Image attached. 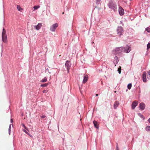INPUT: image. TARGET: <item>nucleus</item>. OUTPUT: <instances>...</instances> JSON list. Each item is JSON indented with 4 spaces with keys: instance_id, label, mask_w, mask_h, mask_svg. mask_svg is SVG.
<instances>
[{
    "instance_id": "obj_37",
    "label": "nucleus",
    "mask_w": 150,
    "mask_h": 150,
    "mask_svg": "<svg viewBox=\"0 0 150 150\" xmlns=\"http://www.w3.org/2000/svg\"><path fill=\"white\" fill-rule=\"evenodd\" d=\"M13 122V119H11V123H12Z\"/></svg>"
},
{
    "instance_id": "obj_27",
    "label": "nucleus",
    "mask_w": 150,
    "mask_h": 150,
    "mask_svg": "<svg viewBox=\"0 0 150 150\" xmlns=\"http://www.w3.org/2000/svg\"><path fill=\"white\" fill-rule=\"evenodd\" d=\"M40 7L39 6H35L34 7V8L35 10L36 9L38 8H39Z\"/></svg>"
},
{
    "instance_id": "obj_18",
    "label": "nucleus",
    "mask_w": 150,
    "mask_h": 150,
    "mask_svg": "<svg viewBox=\"0 0 150 150\" xmlns=\"http://www.w3.org/2000/svg\"><path fill=\"white\" fill-rule=\"evenodd\" d=\"M17 8L18 10L20 11H21L23 10V8H21L20 6L18 5H17Z\"/></svg>"
},
{
    "instance_id": "obj_28",
    "label": "nucleus",
    "mask_w": 150,
    "mask_h": 150,
    "mask_svg": "<svg viewBox=\"0 0 150 150\" xmlns=\"http://www.w3.org/2000/svg\"><path fill=\"white\" fill-rule=\"evenodd\" d=\"M23 131H24V132H25V133L26 134H27L28 135H30V137H31V136L26 131V130H25V129H23Z\"/></svg>"
},
{
    "instance_id": "obj_25",
    "label": "nucleus",
    "mask_w": 150,
    "mask_h": 150,
    "mask_svg": "<svg viewBox=\"0 0 150 150\" xmlns=\"http://www.w3.org/2000/svg\"><path fill=\"white\" fill-rule=\"evenodd\" d=\"M6 35V31L5 30L4 28L3 30V32H2V35Z\"/></svg>"
},
{
    "instance_id": "obj_38",
    "label": "nucleus",
    "mask_w": 150,
    "mask_h": 150,
    "mask_svg": "<svg viewBox=\"0 0 150 150\" xmlns=\"http://www.w3.org/2000/svg\"><path fill=\"white\" fill-rule=\"evenodd\" d=\"M96 96H98V94H96Z\"/></svg>"
},
{
    "instance_id": "obj_30",
    "label": "nucleus",
    "mask_w": 150,
    "mask_h": 150,
    "mask_svg": "<svg viewBox=\"0 0 150 150\" xmlns=\"http://www.w3.org/2000/svg\"><path fill=\"white\" fill-rule=\"evenodd\" d=\"M22 125L24 128L25 129H27V127H25V125L23 124H22Z\"/></svg>"
},
{
    "instance_id": "obj_29",
    "label": "nucleus",
    "mask_w": 150,
    "mask_h": 150,
    "mask_svg": "<svg viewBox=\"0 0 150 150\" xmlns=\"http://www.w3.org/2000/svg\"><path fill=\"white\" fill-rule=\"evenodd\" d=\"M148 74L149 76L148 77V76H147V78L148 79H150V71H149L148 72Z\"/></svg>"
},
{
    "instance_id": "obj_7",
    "label": "nucleus",
    "mask_w": 150,
    "mask_h": 150,
    "mask_svg": "<svg viewBox=\"0 0 150 150\" xmlns=\"http://www.w3.org/2000/svg\"><path fill=\"white\" fill-rule=\"evenodd\" d=\"M138 102L137 100L134 101L132 104V109H135L136 106L137 105Z\"/></svg>"
},
{
    "instance_id": "obj_15",
    "label": "nucleus",
    "mask_w": 150,
    "mask_h": 150,
    "mask_svg": "<svg viewBox=\"0 0 150 150\" xmlns=\"http://www.w3.org/2000/svg\"><path fill=\"white\" fill-rule=\"evenodd\" d=\"M2 39L3 41L5 42H6L7 36L6 35H2Z\"/></svg>"
},
{
    "instance_id": "obj_40",
    "label": "nucleus",
    "mask_w": 150,
    "mask_h": 150,
    "mask_svg": "<svg viewBox=\"0 0 150 150\" xmlns=\"http://www.w3.org/2000/svg\"><path fill=\"white\" fill-rule=\"evenodd\" d=\"M99 71H100L101 72V71H102V69H101V70H99Z\"/></svg>"
},
{
    "instance_id": "obj_32",
    "label": "nucleus",
    "mask_w": 150,
    "mask_h": 150,
    "mask_svg": "<svg viewBox=\"0 0 150 150\" xmlns=\"http://www.w3.org/2000/svg\"><path fill=\"white\" fill-rule=\"evenodd\" d=\"M43 93H47V90H44L43 91Z\"/></svg>"
},
{
    "instance_id": "obj_11",
    "label": "nucleus",
    "mask_w": 150,
    "mask_h": 150,
    "mask_svg": "<svg viewBox=\"0 0 150 150\" xmlns=\"http://www.w3.org/2000/svg\"><path fill=\"white\" fill-rule=\"evenodd\" d=\"M88 79V76L87 75H85L83 76V83H85L87 82Z\"/></svg>"
},
{
    "instance_id": "obj_21",
    "label": "nucleus",
    "mask_w": 150,
    "mask_h": 150,
    "mask_svg": "<svg viewBox=\"0 0 150 150\" xmlns=\"http://www.w3.org/2000/svg\"><path fill=\"white\" fill-rule=\"evenodd\" d=\"M132 86V84L131 83H129L127 86V87L128 89H130L131 88Z\"/></svg>"
},
{
    "instance_id": "obj_34",
    "label": "nucleus",
    "mask_w": 150,
    "mask_h": 150,
    "mask_svg": "<svg viewBox=\"0 0 150 150\" xmlns=\"http://www.w3.org/2000/svg\"><path fill=\"white\" fill-rule=\"evenodd\" d=\"M45 117L46 116L45 115H42L41 116V117L43 118H45Z\"/></svg>"
},
{
    "instance_id": "obj_9",
    "label": "nucleus",
    "mask_w": 150,
    "mask_h": 150,
    "mask_svg": "<svg viewBox=\"0 0 150 150\" xmlns=\"http://www.w3.org/2000/svg\"><path fill=\"white\" fill-rule=\"evenodd\" d=\"M118 11L120 16H122L124 14V9L121 6L119 7Z\"/></svg>"
},
{
    "instance_id": "obj_17",
    "label": "nucleus",
    "mask_w": 150,
    "mask_h": 150,
    "mask_svg": "<svg viewBox=\"0 0 150 150\" xmlns=\"http://www.w3.org/2000/svg\"><path fill=\"white\" fill-rule=\"evenodd\" d=\"M145 130L148 132L150 131V126H147L145 128Z\"/></svg>"
},
{
    "instance_id": "obj_31",
    "label": "nucleus",
    "mask_w": 150,
    "mask_h": 150,
    "mask_svg": "<svg viewBox=\"0 0 150 150\" xmlns=\"http://www.w3.org/2000/svg\"><path fill=\"white\" fill-rule=\"evenodd\" d=\"M11 125H10V126H9V134H10V131H11Z\"/></svg>"
},
{
    "instance_id": "obj_8",
    "label": "nucleus",
    "mask_w": 150,
    "mask_h": 150,
    "mask_svg": "<svg viewBox=\"0 0 150 150\" xmlns=\"http://www.w3.org/2000/svg\"><path fill=\"white\" fill-rule=\"evenodd\" d=\"M119 60L117 57L115 55L114 58V60L113 61V63L115 66H116V64H117L119 62Z\"/></svg>"
},
{
    "instance_id": "obj_26",
    "label": "nucleus",
    "mask_w": 150,
    "mask_h": 150,
    "mask_svg": "<svg viewBox=\"0 0 150 150\" xmlns=\"http://www.w3.org/2000/svg\"><path fill=\"white\" fill-rule=\"evenodd\" d=\"M147 50H148L150 48V43H148L147 45Z\"/></svg>"
},
{
    "instance_id": "obj_23",
    "label": "nucleus",
    "mask_w": 150,
    "mask_h": 150,
    "mask_svg": "<svg viewBox=\"0 0 150 150\" xmlns=\"http://www.w3.org/2000/svg\"><path fill=\"white\" fill-rule=\"evenodd\" d=\"M48 83H44L43 84L41 85V86H42V87H46V86H47V85H48Z\"/></svg>"
},
{
    "instance_id": "obj_16",
    "label": "nucleus",
    "mask_w": 150,
    "mask_h": 150,
    "mask_svg": "<svg viewBox=\"0 0 150 150\" xmlns=\"http://www.w3.org/2000/svg\"><path fill=\"white\" fill-rule=\"evenodd\" d=\"M119 104V102L117 101H116L115 102L114 107V109H116L117 107H118V105Z\"/></svg>"
},
{
    "instance_id": "obj_41",
    "label": "nucleus",
    "mask_w": 150,
    "mask_h": 150,
    "mask_svg": "<svg viewBox=\"0 0 150 150\" xmlns=\"http://www.w3.org/2000/svg\"><path fill=\"white\" fill-rule=\"evenodd\" d=\"M64 13V12H63L62 13V14H63Z\"/></svg>"
},
{
    "instance_id": "obj_35",
    "label": "nucleus",
    "mask_w": 150,
    "mask_h": 150,
    "mask_svg": "<svg viewBox=\"0 0 150 150\" xmlns=\"http://www.w3.org/2000/svg\"><path fill=\"white\" fill-rule=\"evenodd\" d=\"M118 73H119V74H120L121 73V71L119 70H118Z\"/></svg>"
},
{
    "instance_id": "obj_1",
    "label": "nucleus",
    "mask_w": 150,
    "mask_h": 150,
    "mask_svg": "<svg viewBox=\"0 0 150 150\" xmlns=\"http://www.w3.org/2000/svg\"><path fill=\"white\" fill-rule=\"evenodd\" d=\"M123 46L116 47L112 51L115 54H121L123 52Z\"/></svg>"
},
{
    "instance_id": "obj_39",
    "label": "nucleus",
    "mask_w": 150,
    "mask_h": 150,
    "mask_svg": "<svg viewBox=\"0 0 150 150\" xmlns=\"http://www.w3.org/2000/svg\"><path fill=\"white\" fill-rule=\"evenodd\" d=\"M116 149V150H119V148H117V149Z\"/></svg>"
},
{
    "instance_id": "obj_20",
    "label": "nucleus",
    "mask_w": 150,
    "mask_h": 150,
    "mask_svg": "<svg viewBox=\"0 0 150 150\" xmlns=\"http://www.w3.org/2000/svg\"><path fill=\"white\" fill-rule=\"evenodd\" d=\"M96 3L97 4H100L101 0H95Z\"/></svg>"
},
{
    "instance_id": "obj_14",
    "label": "nucleus",
    "mask_w": 150,
    "mask_h": 150,
    "mask_svg": "<svg viewBox=\"0 0 150 150\" xmlns=\"http://www.w3.org/2000/svg\"><path fill=\"white\" fill-rule=\"evenodd\" d=\"M42 26V24L41 23H38L36 26H35V28H36V29L37 30H38L40 29Z\"/></svg>"
},
{
    "instance_id": "obj_22",
    "label": "nucleus",
    "mask_w": 150,
    "mask_h": 150,
    "mask_svg": "<svg viewBox=\"0 0 150 150\" xmlns=\"http://www.w3.org/2000/svg\"><path fill=\"white\" fill-rule=\"evenodd\" d=\"M47 81V78L45 77L42 80L41 82H45Z\"/></svg>"
},
{
    "instance_id": "obj_24",
    "label": "nucleus",
    "mask_w": 150,
    "mask_h": 150,
    "mask_svg": "<svg viewBox=\"0 0 150 150\" xmlns=\"http://www.w3.org/2000/svg\"><path fill=\"white\" fill-rule=\"evenodd\" d=\"M146 30L149 33H150V28L149 27L146 28Z\"/></svg>"
},
{
    "instance_id": "obj_36",
    "label": "nucleus",
    "mask_w": 150,
    "mask_h": 150,
    "mask_svg": "<svg viewBox=\"0 0 150 150\" xmlns=\"http://www.w3.org/2000/svg\"><path fill=\"white\" fill-rule=\"evenodd\" d=\"M148 121L150 123V117L148 119Z\"/></svg>"
},
{
    "instance_id": "obj_12",
    "label": "nucleus",
    "mask_w": 150,
    "mask_h": 150,
    "mask_svg": "<svg viewBox=\"0 0 150 150\" xmlns=\"http://www.w3.org/2000/svg\"><path fill=\"white\" fill-rule=\"evenodd\" d=\"M93 123L95 127L97 129H98L99 128V126L97 121L96 120H94L93 122Z\"/></svg>"
},
{
    "instance_id": "obj_4",
    "label": "nucleus",
    "mask_w": 150,
    "mask_h": 150,
    "mask_svg": "<svg viewBox=\"0 0 150 150\" xmlns=\"http://www.w3.org/2000/svg\"><path fill=\"white\" fill-rule=\"evenodd\" d=\"M117 31V34L119 35L120 37H121L122 35H123L124 30L122 27L121 26H118Z\"/></svg>"
},
{
    "instance_id": "obj_13",
    "label": "nucleus",
    "mask_w": 150,
    "mask_h": 150,
    "mask_svg": "<svg viewBox=\"0 0 150 150\" xmlns=\"http://www.w3.org/2000/svg\"><path fill=\"white\" fill-rule=\"evenodd\" d=\"M65 66L67 69L68 71H69V67L70 66V64L68 61H67L65 64Z\"/></svg>"
},
{
    "instance_id": "obj_6",
    "label": "nucleus",
    "mask_w": 150,
    "mask_h": 150,
    "mask_svg": "<svg viewBox=\"0 0 150 150\" xmlns=\"http://www.w3.org/2000/svg\"><path fill=\"white\" fill-rule=\"evenodd\" d=\"M145 107V105L143 102H142L140 103L139 105V110H144Z\"/></svg>"
},
{
    "instance_id": "obj_2",
    "label": "nucleus",
    "mask_w": 150,
    "mask_h": 150,
    "mask_svg": "<svg viewBox=\"0 0 150 150\" xmlns=\"http://www.w3.org/2000/svg\"><path fill=\"white\" fill-rule=\"evenodd\" d=\"M108 5L109 8L112 9L114 11H115V9L116 8V5L112 1H110L108 4Z\"/></svg>"
},
{
    "instance_id": "obj_10",
    "label": "nucleus",
    "mask_w": 150,
    "mask_h": 150,
    "mask_svg": "<svg viewBox=\"0 0 150 150\" xmlns=\"http://www.w3.org/2000/svg\"><path fill=\"white\" fill-rule=\"evenodd\" d=\"M146 71H144L142 74V80L144 82L146 81Z\"/></svg>"
},
{
    "instance_id": "obj_19",
    "label": "nucleus",
    "mask_w": 150,
    "mask_h": 150,
    "mask_svg": "<svg viewBox=\"0 0 150 150\" xmlns=\"http://www.w3.org/2000/svg\"><path fill=\"white\" fill-rule=\"evenodd\" d=\"M139 115L140 116V117L143 120H144L145 119L143 115H142L140 113H138Z\"/></svg>"
},
{
    "instance_id": "obj_3",
    "label": "nucleus",
    "mask_w": 150,
    "mask_h": 150,
    "mask_svg": "<svg viewBox=\"0 0 150 150\" xmlns=\"http://www.w3.org/2000/svg\"><path fill=\"white\" fill-rule=\"evenodd\" d=\"M131 47L128 45H127L125 47L123 46V52L127 53H129L131 50Z\"/></svg>"
},
{
    "instance_id": "obj_33",
    "label": "nucleus",
    "mask_w": 150,
    "mask_h": 150,
    "mask_svg": "<svg viewBox=\"0 0 150 150\" xmlns=\"http://www.w3.org/2000/svg\"><path fill=\"white\" fill-rule=\"evenodd\" d=\"M118 144L117 143H116V149L117 148H118Z\"/></svg>"
},
{
    "instance_id": "obj_5",
    "label": "nucleus",
    "mask_w": 150,
    "mask_h": 150,
    "mask_svg": "<svg viewBox=\"0 0 150 150\" xmlns=\"http://www.w3.org/2000/svg\"><path fill=\"white\" fill-rule=\"evenodd\" d=\"M58 24L57 23H55L52 25L50 28V30L52 32H54L58 26Z\"/></svg>"
}]
</instances>
